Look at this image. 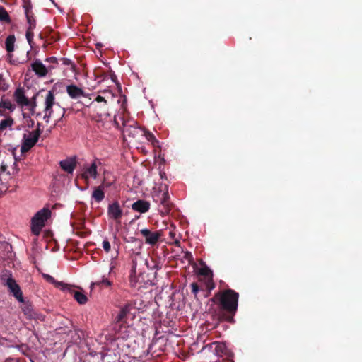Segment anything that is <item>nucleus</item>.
I'll return each mask as SVG.
<instances>
[{
	"mask_svg": "<svg viewBox=\"0 0 362 362\" xmlns=\"http://www.w3.org/2000/svg\"><path fill=\"white\" fill-rule=\"evenodd\" d=\"M239 293L231 288L216 293L210 301L217 305L215 317L218 322L234 323V316L238 310Z\"/></svg>",
	"mask_w": 362,
	"mask_h": 362,
	"instance_id": "obj_1",
	"label": "nucleus"
},
{
	"mask_svg": "<svg viewBox=\"0 0 362 362\" xmlns=\"http://www.w3.org/2000/svg\"><path fill=\"white\" fill-rule=\"evenodd\" d=\"M153 200L158 204V211L163 216L170 213L173 207V204L170 200L168 185L160 186V192L153 195Z\"/></svg>",
	"mask_w": 362,
	"mask_h": 362,
	"instance_id": "obj_2",
	"label": "nucleus"
},
{
	"mask_svg": "<svg viewBox=\"0 0 362 362\" xmlns=\"http://www.w3.org/2000/svg\"><path fill=\"white\" fill-rule=\"evenodd\" d=\"M51 211L48 208H43L37 211L31 220L32 233L38 235L45 226V221L50 217Z\"/></svg>",
	"mask_w": 362,
	"mask_h": 362,
	"instance_id": "obj_3",
	"label": "nucleus"
},
{
	"mask_svg": "<svg viewBox=\"0 0 362 362\" xmlns=\"http://www.w3.org/2000/svg\"><path fill=\"white\" fill-rule=\"evenodd\" d=\"M6 273H8V275L6 274L1 276L3 284L8 287L9 292L11 293L19 302L23 303V293L19 285L16 283V280L13 279L11 272L6 271Z\"/></svg>",
	"mask_w": 362,
	"mask_h": 362,
	"instance_id": "obj_4",
	"label": "nucleus"
},
{
	"mask_svg": "<svg viewBox=\"0 0 362 362\" xmlns=\"http://www.w3.org/2000/svg\"><path fill=\"white\" fill-rule=\"evenodd\" d=\"M141 235L145 239V243L152 247L156 245L163 236L161 230L152 231L148 228H144L140 230Z\"/></svg>",
	"mask_w": 362,
	"mask_h": 362,
	"instance_id": "obj_5",
	"label": "nucleus"
},
{
	"mask_svg": "<svg viewBox=\"0 0 362 362\" xmlns=\"http://www.w3.org/2000/svg\"><path fill=\"white\" fill-rule=\"evenodd\" d=\"M40 136L39 130L30 132L28 136L25 134L21 151L22 153H25L30 151L36 144Z\"/></svg>",
	"mask_w": 362,
	"mask_h": 362,
	"instance_id": "obj_6",
	"label": "nucleus"
},
{
	"mask_svg": "<svg viewBox=\"0 0 362 362\" xmlns=\"http://www.w3.org/2000/svg\"><path fill=\"white\" fill-rule=\"evenodd\" d=\"M123 215V211L117 201L110 204L107 207V216L109 218L120 222Z\"/></svg>",
	"mask_w": 362,
	"mask_h": 362,
	"instance_id": "obj_7",
	"label": "nucleus"
},
{
	"mask_svg": "<svg viewBox=\"0 0 362 362\" xmlns=\"http://www.w3.org/2000/svg\"><path fill=\"white\" fill-rule=\"evenodd\" d=\"M31 68L37 76L45 77L49 71H51L55 67L52 65L46 67L40 59H36L31 64Z\"/></svg>",
	"mask_w": 362,
	"mask_h": 362,
	"instance_id": "obj_8",
	"label": "nucleus"
},
{
	"mask_svg": "<svg viewBox=\"0 0 362 362\" xmlns=\"http://www.w3.org/2000/svg\"><path fill=\"white\" fill-rule=\"evenodd\" d=\"M13 98L17 105L23 108L29 104V98L25 94V90L23 87H18L13 93Z\"/></svg>",
	"mask_w": 362,
	"mask_h": 362,
	"instance_id": "obj_9",
	"label": "nucleus"
},
{
	"mask_svg": "<svg viewBox=\"0 0 362 362\" xmlns=\"http://www.w3.org/2000/svg\"><path fill=\"white\" fill-rule=\"evenodd\" d=\"M90 106L94 109V111L100 119L110 116L107 103L96 104L94 102H91Z\"/></svg>",
	"mask_w": 362,
	"mask_h": 362,
	"instance_id": "obj_10",
	"label": "nucleus"
},
{
	"mask_svg": "<svg viewBox=\"0 0 362 362\" xmlns=\"http://www.w3.org/2000/svg\"><path fill=\"white\" fill-rule=\"evenodd\" d=\"M66 92L68 95L72 99H78L82 96H86V94L83 90L74 84L67 86Z\"/></svg>",
	"mask_w": 362,
	"mask_h": 362,
	"instance_id": "obj_11",
	"label": "nucleus"
},
{
	"mask_svg": "<svg viewBox=\"0 0 362 362\" xmlns=\"http://www.w3.org/2000/svg\"><path fill=\"white\" fill-rule=\"evenodd\" d=\"M62 169L67 173L72 174L76 167V160L75 158H68L59 162Z\"/></svg>",
	"mask_w": 362,
	"mask_h": 362,
	"instance_id": "obj_12",
	"label": "nucleus"
},
{
	"mask_svg": "<svg viewBox=\"0 0 362 362\" xmlns=\"http://www.w3.org/2000/svg\"><path fill=\"white\" fill-rule=\"evenodd\" d=\"M150 203L144 199H138L132 204V209L134 211L144 214L147 212L150 209Z\"/></svg>",
	"mask_w": 362,
	"mask_h": 362,
	"instance_id": "obj_13",
	"label": "nucleus"
},
{
	"mask_svg": "<svg viewBox=\"0 0 362 362\" xmlns=\"http://www.w3.org/2000/svg\"><path fill=\"white\" fill-rule=\"evenodd\" d=\"M55 103V95L54 90H49L45 98L44 112H53L52 107Z\"/></svg>",
	"mask_w": 362,
	"mask_h": 362,
	"instance_id": "obj_14",
	"label": "nucleus"
},
{
	"mask_svg": "<svg viewBox=\"0 0 362 362\" xmlns=\"http://www.w3.org/2000/svg\"><path fill=\"white\" fill-rule=\"evenodd\" d=\"M98 175V171H97V163L96 160L93 161L91 165L87 168L83 173L81 175V177L83 179L86 180V181L89 179V177H93L95 179Z\"/></svg>",
	"mask_w": 362,
	"mask_h": 362,
	"instance_id": "obj_15",
	"label": "nucleus"
},
{
	"mask_svg": "<svg viewBox=\"0 0 362 362\" xmlns=\"http://www.w3.org/2000/svg\"><path fill=\"white\" fill-rule=\"evenodd\" d=\"M15 109L16 105L12 103L9 99L5 98V95H2L0 100V115H4L3 110L13 112Z\"/></svg>",
	"mask_w": 362,
	"mask_h": 362,
	"instance_id": "obj_16",
	"label": "nucleus"
},
{
	"mask_svg": "<svg viewBox=\"0 0 362 362\" xmlns=\"http://www.w3.org/2000/svg\"><path fill=\"white\" fill-rule=\"evenodd\" d=\"M129 312L130 305L127 304L121 308L119 313L116 315L115 318V322L116 323L124 322L127 316L129 313Z\"/></svg>",
	"mask_w": 362,
	"mask_h": 362,
	"instance_id": "obj_17",
	"label": "nucleus"
},
{
	"mask_svg": "<svg viewBox=\"0 0 362 362\" xmlns=\"http://www.w3.org/2000/svg\"><path fill=\"white\" fill-rule=\"evenodd\" d=\"M24 11L26 16L27 22L29 25L28 28L35 29L36 27V21L34 18V13L32 11V8L24 9Z\"/></svg>",
	"mask_w": 362,
	"mask_h": 362,
	"instance_id": "obj_18",
	"label": "nucleus"
},
{
	"mask_svg": "<svg viewBox=\"0 0 362 362\" xmlns=\"http://www.w3.org/2000/svg\"><path fill=\"white\" fill-rule=\"evenodd\" d=\"M66 289H69L70 293H73L74 298L79 304L83 305L87 302L88 298L84 293L79 292V291H76L71 290L70 288L69 285L68 288H66Z\"/></svg>",
	"mask_w": 362,
	"mask_h": 362,
	"instance_id": "obj_19",
	"label": "nucleus"
},
{
	"mask_svg": "<svg viewBox=\"0 0 362 362\" xmlns=\"http://www.w3.org/2000/svg\"><path fill=\"white\" fill-rule=\"evenodd\" d=\"M22 311L27 318L32 319L35 317V313L32 304L28 303H24L22 307Z\"/></svg>",
	"mask_w": 362,
	"mask_h": 362,
	"instance_id": "obj_20",
	"label": "nucleus"
},
{
	"mask_svg": "<svg viewBox=\"0 0 362 362\" xmlns=\"http://www.w3.org/2000/svg\"><path fill=\"white\" fill-rule=\"evenodd\" d=\"M44 278L49 283L54 284V286L60 288L62 291H64L66 288L69 287V285L62 282V281H56L54 277L49 274H44Z\"/></svg>",
	"mask_w": 362,
	"mask_h": 362,
	"instance_id": "obj_21",
	"label": "nucleus"
},
{
	"mask_svg": "<svg viewBox=\"0 0 362 362\" xmlns=\"http://www.w3.org/2000/svg\"><path fill=\"white\" fill-rule=\"evenodd\" d=\"M92 198L98 203L102 202L105 198V192L103 189H102L100 186L95 187L92 194Z\"/></svg>",
	"mask_w": 362,
	"mask_h": 362,
	"instance_id": "obj_22",
	"label": "nucleus"
},
{
	"mask_svg": "<svg viewBox=\"0 0 362 362\" xmlns=\"http://www.w3.org/2000/svg\"><path fill=\"white\" fill-rule=\"evenodd\" d=\"M16 42V37L14 35H8L5 41V48L8 53H11L14 51V45Z\"/></svg>",
	"mask_w": 362,
	"mask_h": 362,
	"instance_id": "obj_23",
	"label": "nucleus"
},
{
	"mask_svg": "<svg viewBox=\"0 0 362 362\" xmlns=\"http://www.w3.org/2000/svg\"><path fill=\"white\" fill-rule=\"evenodd\" d=\"M214 346V352L217 356H221L226 351V345L218 341L213 342L211 347Z\"/></svg>",
	"mask_w": 362,
	"mask_h": 362,
	"instance_id": "obj_24",
	"label": "nucleus"
},
{
	"mask_svg": "<svg viewBox=\"0 0 362 362\" xmlns=\"http://www.w3.org/2000/svg\"><path fill=\"white\" fill-rule=\"evenodd\" d=\"M14 123V120L12 117H8L5 119L0 122V132H3L8 127H11Z\"/></svg>",
	"mask_w": 362,
	"mask_h": 362,
	"instance_id": "obj_25",
	"label": "nucleus"
},
{
	"mask_svg": "<svg viewBox=\"0 0 362 362\" xmlns=\"http://www.w3.org/2000/svg\"><path fill=\"white\" fill-rule=\"evenodd\" d=\"M111 285H112V282L110 280H108L107 278L103 277L102 280L93 282L91 284V288L95 286H99L100 288H107V287L111 286Z\"/></svg>",
	"mask_w": 362,
	"mask_h": 362,
	"instance_id": "obj_26",
	"label": "nucleus"
},
{
	"mask_svg": "<svg viewBox=\"0 0 362 362\" xmlns=\"http://www.w3.org/2000/svg\"><path fill=\"white\" fill-rule=\"evenodd\" d=\"M37 107V101H36V95H34L30 99H29V104L25 105V107H27L31 115H33L35 113V108Z\"/></svg>",
	"mask_w": 362,
	"mask_h": 362,
	"instance_id": "obj_27",
	"label": "nucleus"
},
{
	"mask_svg": "<svg viewBox=\"0 0 362 362\" xmlns=\"http://www.w3.org/2000/svg\"><path fill=\"white\" fill-rule=\"evenodd\" d=\"M199 274L205 276L206 279L213 277L212 271L206 266L202 267L199 271Z\"/></svg>",
	"mask_w": 362,
	"mask_h": 362,
	"instance_id": "obj_28",
	"label": "nucleus"
},
{
	"mask_svg": "<svg viewBox=\"0 0 362 362\" xmlns=\"http://www.w3.org/2000/svg\"><path fill=\"white\" fill-rule=\"evenodd\" d=\"M0 21H5L6 23L11 22L10 16L6 9L0 6Z\"/></svg>",
	"mask_w": 362,
	"mask_h": 362,
	"instance_id": "obj_29",
	"label": "nucleus"
},
{
	"mask_svg": "<svg viewBox=\"0 0 362 362\" xmlns=\"http://www.w3.org/2000/svg\"><path fill=\"white\" fill-rule=\"evenodd\" d=\"M33 30L34 29L28 28L26 30V33H25L27 41L31 48H33V37H34Z\"/></svg>",
	"mask_w": 362,
	"mask_h": 362,
	"instance_id": "obj_30",
	"label": "nucleus"
},
{
	"mask_svg": "<svg viewBox=\"0 0 362 362\" xmlns=\"http://www.w3.org/2000/svg\"><path fill=\"white\" fill-rule=\"evenodd\" d=\"M62 64L66 66H71V70L74 72L76 71V66L72 62L71 60L67 58H62Z\"/></svg>",
	"mask_w": 362,
	"mask_h": 362,
	"instance_id": "obj_31",
	"label": "nucleus"
},
{
	"mask_svg": "<svg viewBox=\"0 0 362 362\" xmlns=\"http://www.w3.org/2000/svg\"><path fill=\"white\" fill-rule=\"evenodd\" d=\"M9 87V85L6 82L3 76L0 74V90L6 91Z\"/></svg>",
	"mask_w": 362,
	"mask_h": 362,
	"instance_id": "obj_32",
	"label": "nucleus"
},
{
	"mask_svg": "<svg viewBox=\"0 0 362 362\" xmlns=\"http://www.w3.org/2000/svg\"><path fill=\"white\" fill-rule=\"evenodd\" d=\"M206 288L209 292H211L215 288V284L213 281V279H207L206 281Z\"/></svg>",
	"mask_w": 362,
	"mask_h": 362,
	"instance_id": "obj_33",
	"label": "nucleus"
},
{
	"mask_svg": "<svg viewBox=\"0 0 362 362\" xmlns=\"http://www.w3.org/2000/svg\"><path fill=\"white\" fill-rule=\"evenodd\" d=\"M191 287H192V292L194 295V298L198 299L197 294H198V292L200 291V288H199L198 284L197 283L194 282L191 284Z\"/></svg>",
	"mask_w": 362,
	"mask_h": 362,
	"instance_id": "obj_34",
	"label": "nucleus"
},
{
	"mask_svg": "<svg viewBox=\"0 0 362 362\" xmlns=\"http://www.w3.org/2000/svg\"><path fill=\"white\" fill-rule=\"evenodd\" d=\"M103 247L106 252H109L110 251L111 245L107 240H104L103 241Z\"/></svg>",
	"mask_w": 362,
	"mask_h": 362,
	"instance_id": "obj_35",
	"label": "nucleus"
},
{
	"mask_svg": "<svg viewBox=\"0 0 362 362\" xmlns=\"http://www.w3.org/2000/svg\"><path fill=\"white\" fill-rule=\"evenodd\" d=\"M112 182H113L107 181L106 178H104L100 187L104 189V188L110 187L112 185Z\"/></svg>",
	"mask_w": 362,
	"mask_h": 362,
	"instance_id": "obj_36",
	"label": "nucleus"
},
{
	"mask_svg": "<svg viewBox=\"0 0 362 362\" xmlns=\"http://www.w3.org/2000/svg\"><path fill=\"white\" fill-rule=\"evenodd\" d=\"M93 102L95 103L96 104L107 103V100L105 99L104 97L101 95H98Z\"/></svg>",
	"mask_w": 362,
	"mask_h": 362,
	"instance_id": "obj_37",
	"label": "nucleus"
},
{
	"mask_svg": "<svg viewBox=\"0 0 362 362\" xmlns=\"http://www.w3.org/2000/svg\"><path fill=\"white\" fill-rule=\"evenodd\" d=\"M23 7L24 9L32 8V4L30 0H22Z\"/></svg>",
	"mask_w": 362,
	"mask_h": 362,
	"instance_id": "obj_38",
	"label": "nucleus"
},
{
	"mask_svg": "<svg viewBox=\"0 0 362 362\" xmlns=\"http://www.w3.org/2000/svg\"><path fill=\"white\" fill-rule=\"evenodd\" d=\"M53 112H45V115L43 119L45 120L47 123L49 122V119L52 115Z\"/></svg>",
	"mask_w": 362,
	"mask_h": 362,
	"instance_id": "obj_39",
	"label": "nucleus"
},
{
	"mask_svg": "<svg viewBox=\"0 0 362 362\" xmlns=\"http://www.w3.org/2000/svg\"><path fill=\"white\" fill-rule=\"evenodd\" d=\"M45 62L53 63V64H57L58 59L55 57H51L47 58L45 59Z\"/></svg>",
	"mask_w": 362,
	"mask_h": 362,
	"instance_id": "obj_40",
	"label": "nucleus"
},
{
	"mask_svg": "<svg viewBox=\"0 0 362 362\" xmlns=\"http://www.w3.org/2000/svg\"><path fill=\"white\" fill-rule=\"evenodd\" d=\"M146 139L148 141H153V140H155L156 141H157L156 138H155V136H154V135L152 133L148 132L146 134Z\"/></svg>",
	"mask_w": 362,
	"mask_h": 362,
	"instance_id": "obj_41",
	"label": "nucleus"
},
{
	"mask_svg": "<svg viewBox=\"0 0 362 362\" xmlns=\"http://www.w3.org/2000/svg\"><path fill=\"white\" fill-rule=\"evenodd\" d=\"M110 77L113 82L117 81V76L112 71H110Z\"/></svg>",
	"mask_w": 362,
	"mask_h": 362,
	"instance_id": "obj_42",
	"label": "nucleus"
},
{
	"mask_svg": "<svg viewBox=\"0 0 362 362\" xmlns=\"http://www.w3.org/2000/svg\"><path fill=\"white\" fill-rule=\"evenodd\" d=\"M27 122H28V127L29 128H32L34 126L35 122L31 118L30 119L27 120Z\"/></svg>",
	"mask_w": 362,
	"mask_h": 362,
	"instance_id": "obj_43",
	"label": "nucleus"
},
{
	"mask_svg": "<svg viewBox=\"0 0 362 362\" xmlns=\"http://www.w3.org/2000/svg\"><path fill=\"white\" fill-rule=\"evenodd\" d=\"M22 115H23V119H25L26 120H28L30 119V115L28 113L23 112Z\"/></svg>",
	"mask_w": 362,
	"mask_h": 362,
	"instance_id": "obj_44",
	"label": "nucleus"
},
{
	"mask_svg": "<svg viewBox=\"0 0 362 362\" xmlns=\"http://www.w3.org/2000/svg\"><path fill=\"white\" fill-rule=\"evenodd\" d=\"M42 124L40 122H37V129L35 131H38L40 132V135L42 134V130L41 129Z\"/></svg>",
	"mask_w": 362,
	"mask_h": 362,
	"instance_id": "obj_45",
	"label": "nucleus"
},
{
	"mask_svg": "<svg viewBox=\"0 0 362 362\" xmlns=\"http://www.w3.org/2000/svg\"><path fill=\"white\" fill-rule=\"evenodd\" d=\"M185 258H187V259H188V258H191V257H192V255H191V253H190L189 252H187L185 253Z\"/></svg>",
	"mask_w": 362,
	"mask_h": 362,
	"instance_id": "obj_46",
	"label": "nucleus"
},
{
	"mask_svg": "<svg viewBox=\"0 0 362 362\" xmlns=\"http://www.w3.org/2000/svg\"><path fill=\"white\" fill-rule=\"evenodd\" d=\"M210 293H211V292H209V291L207 290V291L203 294V296L204 298H206L210 295Z\"/></svg>",
	"mask_w": 362,
	"mask_h": 362,
	"instance_id": "obj_47",
	"label": "nucleus"
},
{
	"mask_svg": "<svg viewBox=\"0 0 362 362\" xmlns=\"http://www.w3.org/2000/svg\"><path fill=\"white\" fill-rule=\"evenodd\" d=\"M65 111H66V110H65V109H64V108H63V113H62V117L60 118V119H62V117H64V113H65Z\"/></svg>",
	"mask_w": 362,
	"mask_h": 362,
	"instance_id": "obj_48",
	"label": "nucleus"
}]
</instances>
